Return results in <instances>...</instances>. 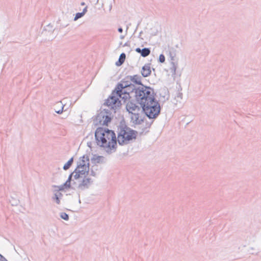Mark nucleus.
<instances>
[{"instance_id":"nucleus-1","label":"nucleus","mask_w":261,"mask_h":261,"mask_svg":"<svg viewBox=\"0 0 261 261\" xmlns=\"http://www.w3.org/2000/svg\"><path fill=\"white\" fill-rule=\"evenodd\" d=\"M142 77L138 74L127 75L116 85L111 95L106 100V105L115 110L121 105V101L124 102L130 98V93L136 91L138 86L144 85L142 83Z\"/></svg>"},{"instance_id":"nucleus-2","label":"nucleus","mask_w":261,"mask_h":261,"mask_svg":"<svg viewBox=\"0 0 261 261\" xmlns=\"http://www.w3.org/2000/svg\"><path fill=\"white\" fill-rule=\"evenodd\" d=\"M95 137L97 145L103 147L108 153L116 151L117 140L113 130L99 127L96 129Z\"/></svg>"},{"instance_id":"nucleus-3","label":"nucleus","mask_w":261,"mask_h":261,"mask_svg":"<svg viewBox=\"0 0 261 261\" xmlns=\"http://www.w3.org/2000/svg\"><path fill=\"white\" fill-rule=\"evenodd\" d=\"M117 140L120 145H126L136 138L137 132L128 127L124 120H121L117 126Z\"/></svg>"},{"instance_id":"nucleus-4","label":"nucleus","mask_w":261,"mask_h":261,"mask_svg":"<svg viewBox=\"0 0 261 261\" xmlns=\"http://www.w3.org/2000/svg\"><path fill=\"white\" fill-rule=\"evenodd\" d=\"M135 92V97L137 102L141 107L155 98V93L153 89L145 85L138 86Z\"/></svg>"},{"instance_id":"nucleus-5","label":"nucleus","mask_w":261,"mask_h":261,"mask_svg":"<svg viewBox=\"0 0 261 261\" xmlns=\"http://www.w3.org/2000/svg\"><path fill=\"white\" fill-rule=\"evenodd\" d=\"M142 111L149 119H155L160 114L161 106L159 101L155 99H152L142 106Z\"/></svg>"},{"instance_id":"nucleus-6","label":"nucleus","mask_w":261,"mask_h":261,"mask_svg":"<svg viewBox=\"0 0 261 261\" xmlns=\"http://www.w3.org/2000/svg\"><path fill=\"white\" fill-rule=\"evenodd\" d=\"M106 101L105 102L103 106L108 107V109H105L103 111H101L96 116L95 120V123L96 125H108L109 122L111 121V111H113L114 113L116 112V111L120 107H118L115 110H113L110 108L108 106L106 105Z\"/></svg>"},{"instance_id":"nucleus-7","label":"nucleus","mask_w":261,"mask_h":261,"mask_svg":"<svg viewBox=\"0 0 261 261\" xmlns=\"http://www.w3.org/2000/svg\"><path fill=\"white\" fill-rule=\"evenodd\" d=\"M92 182L93 181L91 178L85 176L84 178H83L82 180L79 181V184H77L76 181L73 180L72 189L74 190L77 189L80 190H84L89 188Z\"/></svg>"},{"instance_id":"nucleus-8","label":"nucleus","mask_w":261,"mask_h":261,"mask_svg":"<svg viewBox=\"0 0 261 261\" xmlns=\"http://www.w3.org/2000/svg\"><path fill=\"white\" fill-rule=\"evenodd\" d=\"M141 107H139V110L128 112L131 114V121L135 124H140L143 122V118L142 117L141 113L143 112Z\"/></svg>"},{"instance_id":"nucleus-9","label":"nucleus","mask_w":261,"mask_h":261,"mask_svg":"<svg viewBox=\"0 0 261 261\" xmlns=\"http://www.w3.org/2000/svg\"><path fill=\"white\" fill-rule=\"evenodd\" d=\"M172 102L176 107H180L182 105V93L178 91H176Z\"/></svg>"},{"instance_id":"nucleus-10","label":"nucleus","mask_w":261,"mask_h":261,"mask_svg":"<svg viewBox=\"0 0 261 261\" xmlns=\"http://www.w3.org/2000/svg\"><path fill=\"white\" fill-rule=\"evenodd\" d=\"M130 98L129 99H127L126 101L128 100V101L126 104V109L128 112H132L133 111H136L139 110V106H138L135 102L134 101V100H129ZM124 102H126V101Z\"/></svg>"},{"instance_id":"nucleus-11","label":"nucleus","mask_w":261,"mask_h":261,"mask_svg":"<svg viewBox=\"0 0 261 261\" xmlns=\"http://www.w3.org/2000/svg\"><path fill=\"white\" fill-rule=\"evenodd\" d=\"M81 167H85L87 169L89 168V158L87 155H84L82 157H81L77 162V165Z\"/></svg>"},{"instance_id":"nucleus-12","label":"nucleus","mask_w":261,"mask_h":261,"mask_svg":"<svg viewBox=\"0 0 261 261\" xmlns=\"http://www.w3.org/2000/svg\"><path fill=\"white\" fill-rule=\"evenodd\" d=\"M73 175V173H71L68 178V179L62 185L60 186H54V187L55 188H59V190H63L65 188H69L70 187H72V183L73 182L71 183V180H72V176Z\"/></svg>"},{"instance_id":"nucleus-13","label":"nucleus","mask_w":261,"mask_h":261,"mask_svg":"<svg viewBox=\"0 0 261 261\" xmlns=\"http://www.w3.org/2000/svg\"><path fill=\"white\" fill-rule=\"evenodd\" d=\"M151 72L150 64H146L142 68L141 74L143 77H147L150 75Z\"/></svg>"},{"instance_id":"nucleus-14","label":"nucleus","mask_w":261,"mask_h":261,"mask_svg":"<svg viewBox=\"0 0 261 261\" xmlns=\"http://www.w3.org/2000/svg\"><path fill=\"white\" fill-rule=\"evenodd\" d=\"M135 51L141 54V56L143 57H146L149 56L150 54V49L149 48H143L141 49L139 47L135 49Z\"/></svg>"},{"instance_id":"nucleus-15","label":"nucleus","mask_w":261,"mask_h":261,"mask_svg":"<svg viewBox=\"0 0 261 261\" xmlns=\"http://www.w3.org/2000/svg\"><path fill=\"white\" fill-rule=\"evenodd\" d=\"M89 169V168L88 169L85 167H81V168L80 166L77 165V167L75 168V171H77V173H80L81 175H85V174H88Z\"/></svg>"},{"instance_id":"nucleus-16","label":"nucleus","mask_w":261,"mask_h":261,"mask_svg":"<svg viewBox=\"0 0 261 261\" xmlns=\"http://www.w3.org/2000/svg\"><path fill=\"white\" fill-rule=\"evenodd\" d=\"M57 106L61 108V109L55 108V111L57 114H61V113H62L63 111L65 105H63L62 101H60L56 103V107H57Z\"/></svg>"},{"instance_id":"nucleus-17","label":"nucleus","mask_w":261,"mask_h":261,"mask_svg":"<svg viewBox=\"0 0 261 261\" xmlns=\"http://www.w3.org/2000/svg\"><path fill=\"white\" fill-rule=\"evenodd\" d=\"M105 158L102 156H96L94 155L92 159V161H94V163H104Z\"/></svg>"},{"instance_id":"nucleus-18","label":"nucleus","mask_w":261,"mask_h":261,"mask_svg":"<svg viewBox=\"0 0 261 261\" xmlns=\"http://www.w3.org/2000/svg\"><path fill=\"white\" fill-rule=\"evenodd\" d=\"M125 58H126V55L124 53L121 54L119 56L118 61L117 62H116V65L117 66L121 65L124 63Z\"/></svg>"},{"instance_id":"nucleus-19","label":"nucleus","mask_w":261,"mask_h":261,"mask_svg":"<svg viewBox=\"0 0 261 261\" xmlns=\"http://www.w3.org/2000/svg\"><path fill=\"white\" fill-rule=\"evenodd\" d=\"M177 67V63L175 62H171V67L170 70L172 75L176 74V70Z\"/></svg>"},{"instance_id":"nucleus-20","label":"nucleus","mask_w":261,"mask_h":261,"mask_svg":"<svg viewBox=\"0 0 261 261\" xmlns=\"http://www.w3.org/2000/svg\"><path fill=\"white\" fill-rule=\"evenodd\" d=\"M73 162V158H71L63 166V169L64 170H68L70 166L72 165Z\"/></svg>"},{"instance_id":"nucleus-21","label":"nucleus","mask_w":261,"mask_h":261,"mask_svg":"<svg viewBox=\"0 0 261 261\" xmlns=\"http://www.w3.org/2000/svg\"><path fill=\"white\" fill-rule=\"evenodd\" d=\"M72 173H73V174L75 173L73 175L74 179L79 182V181H80V178L82 175L80 173H77V171H75V169Z\"/></svg>"},{"instance_id":"nucleus-22","label":"nucleus","mask_w":261,"mask_h":261,"mask_svg":"<svg viewBox=\"0 0 261 261\" xmlns=\"http://www.w3.org/2000/svg\"><path fill=\"white\" fill-rule=\"evenodd\" d=\"M44 31H48V32H53L54 29L51 24H48L45 27Z\"/></svg>"},{"instance_id":"nucleus-23","label":"nucleus","mask_w":261,"mask_h":261,"mask_svg":"<svg viewBox=\"0 0 261 261\" xmlns=\"http://www.w3.org/2000/svg\"><path fill=\"white\" fill-rule=\"evenodd\" d=\"M60 216L62 219H63L66 221H68L69 220V216L66 213H64V212L61 213Z\"/></svg>"},{"instance_id":"nucleus-24","label":"nucleus","mask_w":261,"mask_h":261,"mask_svg":"<svg viewBox=\"0 0 261 261\" xmlns=\"http://www.w3.org/2000/svg\"><path fill=\"white\" fill-rule=\"evenodd\" d=\"M53 200L55 201L56 203L58 204H60V198L54 193V196L52 197Z\"/></svg>"},{"instance_id":"nucleus-25","label":"nucleus","mask_w":261,"mask_h":261,"mask_svg":"<svg viewBox=\"0 0 261 261\" xmlns=\"http://www.w3.org/2000/svg\"><path fill=\"white\" fill-rule=\"evenodd\" d=\"M84 15V13H82V12L77 13L75 14V17L74 18V21L77 20L78 19L82 17Z\"/></svg>"},{"instance_id":"nucleus-26","label":"nucleus","mask_w":261,"mask_h":261,"mask_svg":"<svg viewBox=\"0 0 261 261\" xmlns=\"http://www.w3.org/2000/svg\"><path fill=\"white\" fill-rule=\"evenodd\" d=\"M165 61V57L164 56V55L163 54H161L159 56V61L160 62V63H164Z\"/></svg>"},{"instance_id":"nucleus-27","label":"nucleus","mask_w":261,"mask_h":261,"mask_svg":"<svg viewBox=\"0 0 261 261\" xmlns=\"http://www.w3.org/2000/svg\"><path fill=\"white\" fill-rule=\"evenodd\" d=\"M175 57V54L174 53L170 52V57L171 59V62H175L174 58Z\"/></svg>"},{"instance_id":"nucleus-28","label":"nucleus","mask_w":261,"mask_h":261,"mask_svg":"<svg viewBox=\"0 0 261 261\" xmlns=\"http://www.w3.org/2000/svg\"><path fill=\"white\" fill-rule=\"evenodd\" d=\"M10 202L11 203V204L12 205H17L18 203V201L13 198H12V200H10Z\"/></svg>"},{"instance_id":"nucleus-29","label":"nucleus","mask_w":261,"mask_h":261,"mask_svg":"<svg viewBox=\"0 0 261 261\" xmlns=\"http://www.w3.org/2000/svg\"><path fill=\"white\" fill-rule=\"evenodd\" d=\"M60 190H59V189L57 190V191L55 193V194H57V195H58V196L60 198V199L62 198L63 197V194L60 192Z\"/></svg>"},{"instance_id":"nucleus-30","label":"nucleus","mask_w":261,"mask_h":261,"mask_svg":"<svg viewBox=\"0 0 261 261\" xmlns=\"http://www.w3.org/2000/svg\"><path fill=\"white\" fill-rule=\"evenodd\" d=\"M90 175H92L93 176H95L96 175V172L93 170V169L92 168L91 169V170L90 171Z\"/></svg>"},{"instance_id":"nucleus-31","label":"nucleus","mask_w":261,"mask_h":261,"mask_svg":"<svg viewBox=\"0 0 261 261\" xmlns=\"http://www.w3.org/2000/svg\"><path fill=\"white\" fill-rule=\"evenodd\" d=\"M0 261H8V260L1 254H0Z\"/></svg>"},{"instance_id":"nucleus-32","label":"nucleus","mask_w":261,"mask_h":261,"mask_svg":"<svg viewBox=\"0 0 261 261\" xmlns=\"http://www.w3.org/2000/svg\"><path fill=\"white\" fill-rule=\"evenodd\" d=\"M87 7H86L83 10V11L82 12V13H84V15H85V14L87 12Z\"/></svg>"},{"instance_id":"nucleus-33","label":"nucleus","mask_w":261,"mask_h":261,"mask_svg":"<svg viewBox=\"0 0 261 261\" xmlns=\"http://www.w3.org/2000/svg\"><path fill=\"white\" fill-rule=\"evenodd\" d=\"M118 31L119 32V33H122L123 32V29L121 27H120L118 28Z\"/></svg>"},{"instance_id":"nucleus-34","label":"nucleus","mask_w":261,"mask_h":261,"mask_svg":"<svg viewBox=\"0 0 261 261\" xmlns=\"http://www.w3.org/2000/svg\"><path fill=\"white\" fill-rule=\"evenodd\" d=\"M112 4H110V6H109V11H110L112 9Z\"/></svg>"},{"instance_id":"nucleus-35","label":"nucleus","mask_w":261,"mask_h":261,"mask_svg":"<svg viewBox=\"0 0 261 261\" xmlns=\"http://www.w3.org/2000/svg\"><path fill=\"white\" fill-rule=\"evenodd\" d=\"M142 32H141L140 33V34H139V37L141 39H143L141 37V35H142Z\"/></svg>"},{"instance_id":"nucleus-36","label":"nucleus","mask_w":261,"mask_h":261,"mask_svg":"<svg viewBox=\"0 0 261 261\" xmlns=\"http://www.w3.org/2000/svg\"><path fill=\"white\" fill-rule=\"evenodd\" d=\"M128 43L127 42H126L124 45H123V46H128Z\"/></svg>"},{"instance_id":"nucleus-37","label":"nucleus","mask_w":261,"mask_h":261,"mask_svg":"<svg viewBox=\"0 0 261 261\" xmlns=\"http://www.w3.org/2000/svg\"><path fill=\"white\" fill-rule=\"evenodd\" d=\"M124 37V36H122V35L120 36V39H123Z\"/></svg>"},{"instance_id":"nucleus-38","label":"nucleus","mask_w":261,"mask_h":261,"mask_svg":"<svg viewBox=\"0 0 261 261\" xmlns=\"http://www.w3.org/2000/svg\"><path fill=\"white\" fill-rule=\"evenodd\" d=\"M81 5H82V6L85 5V3H84V2H82V3H81Z\"/></svg>"},{"instance_id":"nucleus-39","label":"nucleus","mask_w":261,"mask_h":261,"mask_svg":"<svg viewBox=\"0 0 261 261\" xmlns=\"http://www.w3.org/2000/svg\"><path fill=\"white\" fill-rule=\"evenodd\" d=\"M98 2H99V0H96V4H98Z\"/></svg>"},{"instance_id":"nucleus-40","label":"nucleus","mask_w":261,"mask_h":261,"mask_svg":"<svg viewBox=\"0 0 261 261\" xmlns=\"http://www.w3.org/2000/svg\"><path fill=\"white\" fill-rule=\"evenodd\" d=\"M128 29V27H127L126 28V31Z\"/></svg>"}]
</instances>
